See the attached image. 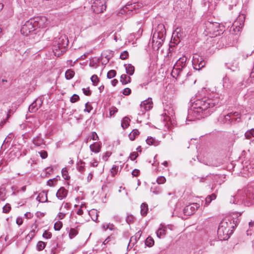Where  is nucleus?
Instances as JSON below:
<instances>
[{"label":"nucleus","instance_id":"f257e3e1","mask_svg":"<svg viewBox=\"0 0 254 254\" xmlns=\"http://www.w3.org/2000/svg\"><path fill=\"white\" fill-rule=\"evenodd\" d=\"M191 107L188 110V119L190 121L204 118L210 115L221 103L216 94L197 98L190 101Z\"/></svg>","mask_w":254,"mask_h":254},{"label":"nucleus","instance_id":"f03ea898","mask_svg":"<svg viewBox=\"0 0 254 254\" xmlns=\"http://www.w3.org/2000/svg\"><path fill=\"white\" fill-rule=\"evenodd\" d=\"M235 197L232 196L231 203H236V199H238L248 206L253 204L254 203V181L249 184L245 189L239 190Z\"/></svg>","mask_w":254,"mask_h":254},{"label":"nucleus","instance_id":"7ed1b4c3","mask_svg":"<svg viewBox=\"0 0 254 254\" xmlns=\"http://www.w3.org/2000/svg\"><path fill=\"white\" fill-rule=\"evenodd\" d=\"M47 21V19L45 16L31 18L22 26L20 30L21 33L27 36L38 28L44 27L46 24Z\"/></svg>","mask_w":254,"mask_h":254},{"label":"nucleus","instance_id":"20e7f679","mask_svg":"<svg viewBox=\"0 0 254 254\" xmlns=\"http://www.w3.org/2000/svg\"><path fill=\"white\" fill-rule=\"evenodd\" d=\"M68 44L67 37L65 35H62L55 37L53 42V51L55 56L59 57L66 51Z\"/></svg>","mask_w":254,"mask_h":254},{"label":"nucleus","instance_id":"39448f33","mask_svg":"<svg viewBox=\"0 0 254 254\" xmlns=\"http://www.w3.org/2000/svg\"><path fill=\"white\" fill-rule=\"evenodd\" d=\"M166 30L163 24H159L155 28L152 38V47L158 50L162 45L165 39Z\"/></svg>","mask_w":254,"mask_h":254},{"label":"nucleus","instance_id":"423d86ee","mask_svg":"<svg viewBox=\"0 0 254 254\" xmlns=\"http://www.w3.org/2000/svg\"><path fill=\"white\" fill-rule=\"evenodd\" d=\"M187 58L186 56L180 58L174 65L171 75L174 78H178L183 72L187 65Z\"/></svg>","mask_w":254,"mask_h":254},{"label":"nucleus","instance_id":"0eeeda50","mask_svg":"<svg viewBox=\"0 0 254 254\" xmlns=\"http://www.w3.org/2000/svg\"><path fill=\"white\" fill-rule=\"evenodd\" d=\"M143 6L142 2L135 0L129 4H127L120 11L121 14H126L130 16L137 12V10Z\"/></svg>","mask_w":254,"mask_h":254},{"label":"nucleus","instance_id":"6e6552de","mask_svg":"<svg viewBox=\"0 0 254 254\" xmlns=\"http://www.w3.org/2000/svg\"><path fill=\"white\" fill-rule=\"evenodd\" d=\"M230 223H229L225 220H223L219 224L217 230V234L220 240H226L229 238V232L230 228Z\"/></svg>","mask_w":254,"mask_h":254},{"label":"nucleus","instance_id":"1a4fd4ad","mask_svg":"<svg viewBox=\"0 0 254 254\" xmlns=\"http://www.w3.org/2000/svg\"><path fill=\"white\" fill-rule=\"evenodd\" d=\"M206 29L212 37L217 36L223 33V26L217 22H208L206 24Z\"/></svg>","mask_w":254,"mask_h":254},{"label":"nucleus","instance_id":"9d476101","mask_svg":"<svg viewBox=\"0 0 254 254\" xmlns=\"http://www.w3.org/2000/svg\"><path fill=\"white\" fill-rule=\"evenodd\" d=\"M245 16L240 14L233 22L230 29V32L235 35H238L244 25Z\"/></svg>","mask_w":254,"mask_h":254},{"label":"nucleus","instance_id":"9b49d317","mask_svg":"<svg viewBox=\"0 0 254 254\" xmlns=\"http://www.w3.org/2000/svg\"><path fill=\"white\" fill-rule=\"evenodd\" d=\"M105 3V0H95L91 5L92 9L95 13H102L106 8Z\"/></svg>","mask_w":254,"mask_h":254},{"label":"nucleus","instance_id":"f8f14e48","mask_svg":"<svg viewBox=\"0 0 254 254\" xmlns=\"http://www.w3.org/2000/svg\"><path fill=\"white\" fill-rule=\"evenodd\" d=\"M192 64L194 69L196 70H199L205 66V62L202 57L195 54L193 57Z\"/></svg>","mask_w":254,"mask_h":254},{"label":"nucleus","instance_id":"ddd939ff","mask_svg":"<svg viewBox=\"0 0 254 254\" xmlns=\"http://www.w3.org/2000/svg\"><path fill=\"white\" fill-rule=\"evenodd\" d=\"M199 207V204L197 203H193L186 206L183 209V213L185 215L190 216L194 214Z\"/></svg>","mask_w":254,"mask_h":254},{"label":"nucleus","instance_id":"4468645a","mask_svg":"<svg viewBox=\"0 0 254 254\" xmlns=\"http://www.w3.org/2000/svg\"><path fill=\"white\" fill-rule=\"evenodd\" d=\"M152 107L153 102L151 98H148L147 99L143 101L140 104L141 114H144L146 111L150 110Z\"/></svg>","mask_w":254,"mask_h":254},{"label":"nucleus","instance_id":"2eb2a0df","mask_svg":"<svg viewBox=\"0 0 254 254\" xmlns=\"http://www.w3.org/2000/svg\"><path fill=\"white\" fill-rule=\"evenodd\" d=\"M233 115L239 116V113H238V112L230 113L225 116L221 117V123H222L223 124H233Z\"/></svg>","mask_w":254,"mask_h":254},{"label":"nucleus","instance_id":"dca6fc26","mask_svg":"<svg viewBox=\"0 0 254 254\" xmlns=\"http://www.w3.org/2000/svg\"><path fill=\"white\" fill-rule=\"evenodd\" d=\"M32 142L36 146H40L41 148H45V141L42 137L41 134L34 137Z\"/></svg>","mask_w":254,"mask_h":254},{"label":"nucleus","instance_id":"f3484780","mask_svg":"<svg viewBox=\"0 0 254 254\" xmlns=\"http://www.w3.org/2000/svg\"><path fill=\"white\" fill-rule=\"evenodd\" d=\"M68 191L64 187L60 188L57 193L56 196L60 200L64 199L66 197Z\"/></svg>","mask_w":254,"mask_h":254},{"label":"nucleus","instance_id":"a211bd4d","mask_svg":"<svg viewBox=\"0 0 254 254\" xmlns=\"http://www.w3.org/2000/svg\"><path fill=\"white\" fill-rule=\"evenodd\" d=\"M164 113L163 115L166 117V119H165L166 120H167L168 118L169 120L170 119L171 117H172L174 115V110L171 107L166 106L164 108Z\"/></svg>","mask_w":254,"mask_h":254},{"label":"nucleus","instance_id":"6ab92c4d","mask_svg":"<svg viewBox=\"0 0 254 254\" xmlns=\"http://www.w3.org/2000/svg\"><path fill=\"white\" fill-rule=\"evenodd\" d=\"M89 148L91 151L97 153L100 152L101 146L98 142H94L90 145Z\"/></svg>","mask_w":254,"mask_h":254},{"label":"nucleus","instance_id":"aec40b11","mask_svg":"<svg viewBox=\"0 0 254 254\" xmlns=\"http://www.w3.org/2000/svg\"><path fill=\"white\" fill-rule=\"evenodd\" d=\"M37 200L40 202H46L48 201L47 193L46 191H43L39 193L37 197Z\"/></svg>","mask_w":254,"mask_h":254},{"label":"nucleus","instance_id":"412c9836","mask_svg":"<svg viewBox=\"0 0 254 254\" xmlns=\"http://www.w3.org/2000/svg\"><path fill=\"white\" fill-rule=\"evenodd\" d=\"M126 73L129 75H132L134 72V67L131 64H125Z\"/></svg>","mask_w":254,"mask_h":254},{"label":"nucleus","instance_id":"4be33fe9","mask_svg":"<svg viewBox=\"0 0 254 254\" xmlns=\"http://www.w3.org/2000/svg\"><path fill=\"white\" fill-rule=\"evenodd\" d=\"M166 227L161 225V227L159 228L156 232V235L158 237L160 238L162 236L166 234Z\"/></svg>","mask_w":254,"mask_h":254},{"label":"nucleus","instance_id":"5701e85b","mask_svg":"<svg viewBox=\"0 0 254 254\" xmlns=\"http://www.w3.org/2000/svg\"><path fill=\"white\" fill-rule=\"evenodd\" d=\"M148 205L145 203H142L140 206V213L142 216H145L148 212Z\"/></svg>","mask_w":254,"mask_h":254},{"label":"nucleus","instance_id":"b1692460","mask_svg":"<svg viewBox=\"0 0 254 254\" xmlns=\"http://www.w3.org/2000/svg\"><path fill=\"white\" fill-rule=\"evenodd\" d=\"M216 198V195L215 193H212L211 195H208L205 198V205L207 206L209 205L212 200L215 199Z\"/></svg>","mask_w":254,"mask_h":254},{"label":"nucleus","instance_id":"393cba45","mask_svg":"<svg viewBox=\"0 0 254 254\" xmlns=\"http://www.w3.org/2000/svg\"><path fill=\"white\" fill-rule=\"evenodd\" d=\"M147 144L149 145L157 146L158 145V142L155 139V138L152 137H148L146 140Z\"/></svg>","mask_w":254,"mask_h":254},{"label":"nucleus","instance_id":"a878e982","mask_svg":"<svg viewBox=\"0 0 254 254\" xmlns=\"http://www.w3.org/2000/svg\"><path fill=\"white\" fill-rule=\"evenodd\" d=\"M130 121V119L127 117H125L124 118H123L121 126L122 127L124 128H127L129 126V122Z\"/></svg>","mask_w":254,"mask_h":254},{"label":"nucleus","instance_id":"bb28decb","mask_svg":"<svg viewBox=\"0 0 254 254\" xmlns=\"http://www.w3.org/2000/svg\"><path fill=\"white\" fill-rule=\"evenodd\" d=\"M74 72L72 69H68L65 71V77L67 80H70L74 75Z\"/></svg>","mask_w":254,"mask_h":254},{"label":"nucleus","instance_id":"cd10ccee","mask_svg":"<svg viewBox=\"0 0 254 254\" xmlns=\"http://www.w3.org/2000/svg\"><path fill=\"white\" fill-rule=\"evenodd\" d=\"M139 132L137 129H134L128 135V137L131 140H133L135 137L139 135Z\"/></svg>","mask_w":254,"mask_h":254},{"label":"nucleus","instance_id":"c85d7f7f","mask_svg":"<svg viewBox=\"0 0 254 254\" xmlns=\"http://www.w3.org/2000/svg\"><path fill=\"white\" fill-rule=\"evenodd\" d=\"M46 246V243L43 241H39L36 245V249L38 251H41L45 249Z\"/></svg>","mask_w":254,"mask_h":254},{"label":"nucleus","instance_id":"c756f323","mask_svg":"<svg viewBox=\"0 0 254 254\" xmlns=\"http://www.w3.org/2000/svg\"><path fill=\"white\" fill-rule=\"evenodd\" d=\"M154 241L153 238L151 237H148L147 238L145 241V244L146 246L149 247H151L154 245Z\"/></svg>","mask_w":254,"mask_h":254},{"label":"nucleus","instance_id":"7c9ffc66","mask_svg":"<svg viewBox=\"0 0 254 254\" xmlns=\"http://www.w3.org/2000/svg\"><path fill=\"white\" fill-rule=\"evenodd\" d=\"M85 162L80 160L77 163V170L80 173H83L85 171V167L84 165H82V164H84Z\"/></svg>","mask_w":254,"mask_h":254},{"label":"nucleus","instance_id":"2f4dec72","mask_svg":"<svg viewBox=\"0 0 254 254\" xmlns=\"http://www.w3.org/2000/svg\"><path fill=\"white\" fill-rule=\"evenodd\" d=\"M78 234V231L77 230L74 228H71L69 230L68 235L70 239H73L75 236H76Z\"/></svg>","mask_w":254,"mask_h":254},{"label":"nucleus","instance_id":"473e14b6","mask_svg":"<svg viewBox=\"0 0 254 254\" xmlns=\"http://www.w3.org/2000/svg\"><path fill=\"white\" fill-rule=\"evenodd\" d=\"M33 103L36 105L38 109L40 108L43 104L42 98H37Z\"/></svg>","mask_w":254,"mask_h":254},{"label":"nucleus","instance_id":"72a5a7b5","mask_svg":"<svg viewBox=\"0 0 254 254\" xmlns=\"http://www.w3.org/2000/svg\"><path fill=\"white\" fill-rule=\"evenodd\" d=\"M70 207V204L69 203L66 202V203H63L61 208L60 210L63 211L64 210L66 212H67L68 209Z\"/></svg>","mask_w":254,"mask_h":254},{"label":"nucleus","instance_id":"f704fd0d","mask_svg":"<svg viewBox=\"0 0 254 254\" xmlns=\"http://www.w3.org/2000/svg\"><path fill=\"white\" fill-rule=\"evenodd\" d=\"M63 177L65 180H69L70 177L68 175V172L66 168H64L62 170Z\"/></svg>","mask_w":254,"mask_h":254},{"label":"nucleus","instance_id":"c9c22d12","mask_svg":"<svg viewBox=\"0 0 254 254\" xmlns=\"http://www.w3.org/2000/svg\"><path fill=\"white\" fill-rule=\"evenodd\" d=\"M141 235V231H138V232H137V233L135 234V236H132V237H131V238H130V243L131 241H133V240H134L135 242H136L137 239V240H139V238H140V237Z\"/></svg>","mask_w":254,"mask_h":254},{"label":"nucleus","instance_id":"e433bc0d","mask_svg":"<svg viewBox=\"0 0 254 254\" xmlns=\"http://www.w3.org/2000/svg\"><path fill=\"white\" fill-rule=\"evenodd\" d=\"M116 75V71L115 70H110L109 71L107 74V77L109 79H111L114 77Z\"/></svg>","mask_w":254,"mask_h":254},{"label":"nucleus","instance_id":"4c0bfd02","mask_svg":"<svg viewBox=\"0 0 254 254\" xmlns=\"http://www.w3.org/2000/svg\"><path fill=\"white\" fill-rule=\"evenodd\" d=\"M63 226L62 222L58 221L54 224V229L56 231H60Z\"/></svg>","mask_w":254,"mask_h":254},{"label":"nucleus","instance_id":"58836bf2","mask_svg":"<svg viewBox=\"0 0 254 254\" xmlns=\"http://www.w3.org/2000/svg\"><path fill=\"white\" fill-rule=\"evenodd\" d=\"M91 80L94 85H97L98 82L99 81L98 76L95 74H94L91 76Z\"/></svg>","mask_w":254,"mask_h":254},{"label":"nucleus","instance_id":"ea45409f","mask_svg":"<svg viewBox=\"0 0 254 254\" xmlns=\"http://www.w3.org/2000/svg\"><path fill=\"white\" fill-rule=\"evenodd\" d=\"M226 65L228 68L232 70V71H235L238 68L237 64H236L235 65H231V63H227Z\"/></svg>","mask_w":254,"mask_h":254},{"label":"nucleus","instance_id":"a19ab883","mask_svg":"<svg viewBox=\"0 0 254 254\" xmlns=\"http://www.w3.org/2000/svg\"><path fill=\"white\" fill-rule=\"evenodd\" d=\"M119 167L118 166H113L111 170V173L112 176H115L118 172Z\"/></svg>","mask_w":254,"mask_h":254},{"label":"nucleus","instance_id":"79ce46f5","mask_svg":"<svg viewBox=\"0 0 254 254\" xmlns=\"http://www.w3.org/2000/svg\"><path fill=\"white\" fill-rule=\"evenodd\" d=\"M127 75L125 74H123L121 76L120 81L123 84L125 85L127 83Z\"/></svg>","mask_w":254,"mask_h":254},{"label":"nucleus","instance_id":"37998d69","mask_svg":"<svg viewBox=\"0 0 254 254\" xmlns=\"http://www.w3.org/2000/svg\"><path fill=\"white\" fill-rule=\"evenodd\" d=\"M38 109L36 107V105H35L33 103H32L29 107V110L31 113L35 112Z\"/></svg>","mask_w":254,"mask_h":254},{"label":"nucleus","instance_id":"c03bdc74","mask_svg":"<svg viewBox=\"0 0 254 254\" xmlns=\"http://www.w3.org/2000/svg\"><path fill=\"white\" fill-rule=\"evenodd\" d=\"M158 184H163L166 181V178L164 176H160L156 180Z\"/></svg>","mask_w":254,"mask_h":254},{"label":"nucleus","instance_id":"a18cd8bd","mask_svg":"<svg viewBox=\"0 0 254 254\" xmlns=\"http://www.w3.org/2000/svg\"><path fill=\"white\" fill-rule=\"evenodd\" d=\"M79 99V97L78 95L77 94H73L71 97H70V101L71 102V103H75L76 102V101H78Z\"/></svg>","mask_w":254,"mask_h":254},{"label":"nucleus","instance_id":"49530a36","mask_svg":"<svg viewBox=\"0 0 254 254\" xmlns=\"http://www.w3.org/2000/svg\"><path fill=\"white\" fill-rule=\"evenodd\" d=\"M67 212H66L64 210L62 211V212H59L58 214V217L59 219L61 220L63 219L65 216V215L67 213Z\"/></svg>","mask_w":254,"mask_h":254},{"label":"nucleus","instance_id":"de8ad7c7","mask_svg":"<svg viewBox=\"0 0 254 254\" xmlns=\"http://www.w3.org/2000/svg\"><path fill=\"white\" fill-rule=\"evenodd\" d=\"M38 153L40 154V157L42 159H46L48 157V153L47 151L45 150H42L41 151L38 152Z\"/></svg>","mask_w":254,"mask_h":254},{"label":"nucleus","instance_id":"09e8293b","mask_svg":"<svg viewBox=\"0 0 254 254\" xmlns=\"http://www.w3.org/2000/svg\"><path fill=\"white\" fill-rule=\"evenodd\" d=\"M128 56V53L127 51H124L121 53L120 55V58L122 60H126Z\"/></svg>","mask_w":254,"mask_h":254},{"label":"nucleus","instance_id":"8fccbe9b","mask_svg":"<svg viewBox=\"0 0 254 254\" xmlns=\"http://www.w3.org/2000/svg\"><path fill=\"white\" fill-rule=\"evenodd\" d=\"M118 110L117 108L115 107H112L110 109V117H112V116L114 115L115 114H116L118 112Z\"/></svg>","mask_w":254,"mask_h":254},{"label":"nucleus","instance_id":"3c124183","mask_svg":"<svg viewBox=\"0 0 254 254\" xmlns=\"http://www.w3.org/2000/svg\"><path fill=\"white\" fill-rule=\"evenodd\" d=\"M134 217L131 215H127L126 218V221L128 224L132 223L134 221Z\"/></svg>","mask_w":254,"mask_h":254},{"label":"nucleus","instance_id":"603ef678","mask_svg":"<svg viewBox=\"0 0 254 254\" xmlns=\"http://www.w3.org/2000/svg\"><path fill=\"white\" fill-rule=\"evenodd\" d=\"M43 237L46 239H50L52 237V233L47 231H45L42 235Z\"/></svg>","mask_w":254,"mask_h":254},{"label":"nucleus","instance_id":"864d4df0","mask_svg":"<svg viewBox=\"0 0 254 254\" xmlns=\"http://www.w3.org/2000/svg\"><path fill=\"white\" fill-rule=\"evenodd\" d=\"M233 123H240L241 121L240 115L239 116H234L233 115Z\"/></svg>","mask_w":254,"mask_h":254},{"label":"nucleus","instance_id":"5fc2aeb1","mask_svg":"<svg viewBox=\"0 0 254 254\" xmlns=\"http://www.w3.org/2000/svg\"><path fill=\"white\" fill-rule=\"evenodd\" d=\"M92 110V107L91 105H88V103H86L85 104V109L84 110V111L87 113H90V111Z\"/></svg>","mask_w":254,"mask_h":254},{"label":"nucleus","instance_id":"6e6d98bb","mask_svg":"<svg viewBox=\"0 0 254 254\" xmlns=\"http://www.w3.org/2000/svg\"><path fill=\"white\" fill-rule=\"evenodd\" d=\"M11 209V207L9 204H7L3 207V212L4 213H8Z\"/></svg>","mask_w":254,"mask_h":254},{"label":"nucleus","instance_id":"4d7b16f0","mask_svg":"<svg viewBox=\"0 0 254 254\" xmlns=\"http://www.w3.org/2000/svg\"><path fill=\"white\" fill-rule=\"evenodd\" d=\"M138 155V153L136 152H133L130 153L129 158L131 160H134L136 158Z\"/></svg>","mask_w":254,"mask_h":254},{"label":"nucleus","instance_id":"13d9d810","mask_svg":"<svg viewBox=\"0 0 254 254\" xmlns=\"http://www.w3.org/2000/svg\"><path fill=\"white\" fill-rule=\"evenodd\" d=\"M35 231H31L27 235L26 239H29L30 241L34 236Z\"/></svg>","mask_w":254,"mask_h":254},{"label":"nucleus","instance_id":"bf43d9fd","mask_svg":"<svg viewBox=\"0 0 254 254\" xmlns=\"http://www.w3.org/2000/svg\"><path fill=\"white\" fill-rule=\"evenodd\" d=\"M131 93V89L129 88H126L123 90V94L125 95H128Z\"/></svg>","mask_w":254,"mask_h":254},{"label":"nucleus","instance_id":"052dcab7","mask_svg":"<svg viewBox=\"0 0 254 254\" xmlns=\"http://www.w3.org/2000/svg\"><path fill=\"white\" fill-rule=\"evenodd\" d=\"M237 3H238L237 0H233V2H232V4H230L229 5V10H231L233 8V6H236Z\"/></svg>","mask_w":254,"mask_h":254},{"label":"nucleus","instance_id":"680f3d73","mask_svg":"<svg viewBox=\"0 0 254 254\" xmlns=\"http://www.w3.org/2000/svg\"><path fill=\"white\" fill-rule=\"evenodd\" d=\"M90 165L91 167H96L98 165V162L94 159L93 162H91Z\"/></svg>","mask_w":254,"mask_h":254},{"label":"nucleus","instance_id":"e2e57ef3","mask_svg":"<svg viewBox=\"0 0 254 254\" xmlns=\"http://www.w3.org/2000/svg\"><path fill=\"white\" fill-rule=\"evenodd\" d=\"M111 155V153L110 152H106L105 155L103 156V159L106 161L108 157Z\"/></svg>","mask_w":254,"mask_h":254},{"label":"nucleus","instance_id":"0e129e2a","mask_svg":"<svg viewBox=\"0 0 254 254\" xmlns=\"http://www.w3.org/2000/svg\"><path fill=\"white\" fill-rule=\"evenodd\" d=\"M82 91L85 95L90 96L91 94V91L89 89L86 90L85 88H83Z\"/></svg>","mask_w":254,"mask_h":254},{"label":"nucleus","instance_id":"69168bd1","mask_svg":"<svg viewBox=\"0 0 254 254\" xmlns=\"http://www.w3.org/2000/svg\"><path fill=\"white\" fill-rule=\"evenodd\" d=\"M139 173V170L138 169H134L131 173V174L133 176H137Z\"/></svg>","mask_w":254,"mask_h":254},{"label":"nucleus","instance_id":"338daca9","mask_svg":"<svg viewBox=\"0 0 254 254\" xmlns=\"http://www.w3.org/2000/svg\"><path fill=\"white\" fill-rule=\"evenodd\" d=\"M91 139L94 140H98V136L95 132L92 133Z\"/></svg>","mask_w":254,"mask_h":254},{"label":"nucleus","instance_id":"774afa93","mask_svg":"<svg viewBox=\"0 0 254 254\" xmlns=\"http://www.w3.org/2000/svg\"><path fill=\"white\" fill-rule=\"evenodd\" d=\"M16 224L20 226L23 223V220L21 218H17L16 220Z\"/></svg>","mask_w":254,"mask_h":254}]
</instances>
